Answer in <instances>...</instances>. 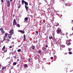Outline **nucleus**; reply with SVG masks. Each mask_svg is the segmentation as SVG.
Listing matches in <instances>:
<instances>
[{"mask_svg": "<svg viewBox=\"0 0 73 73\" xmlns=\"http://www.w3.org/2000/svg\"><path fill=\"white\" fill-rule=\"evenodd\" d=\"M61 30L60 29H58L56 30V32L57 33H58V34L61 33Z\"/></svg>", "mask_w": 73, "mask_h": 73, "instance_id": "f257e3e1", "label": "nucleus"}, {"mask_svg": "<svg viewBox=\"0 0 73 73\" xmlns=\"http://www.w3.org/2000/svg\"><path fill=\"white\" fill-rule=\"evenodd\" d=\"M66 44H67L68 46L70 45V41L69 40H67L66 42Z\"/></svg>", "mask_w": 73, "mask_h": 73, "instance_id": "f03ea898", "label": "nucleus"}, {"mask_svg": "<svg viewBox=\"0 0 73 73\" xmlns=\"http://www.w3.org/2000/svg\"><path fill=\"white\" fill-rule=\"evenodd\" d=\"M7 7H9L10 6V1H8L7 2Z\"/></svg>", "mask_w": 73, "mask_h": 73, "instance_id": "7ed1b4c3", "label": "nucleus"}, {"mask_svg": "<svg viewBox=\"0 0 73 73\" xmlns=\"http://www.w3.org/2000/svg\"><path fill=\"white\" fill-rule=\"evenodd\" d=\"M60 1L61 3L63 4V5H64V4H65V1H64L63 0H61Z\"/></svg>", "mask_w": 73, "mask_h": 73, "instance_id": "20e7f679", "label": "nucleus"}, {"mask_svg": "<svg viewBox=\"0 0 73 73\" xmlns=\"http://www.w3.org/2000/svg\"><path fill=\"white\" fill-rule=\"evenodd\" d=\"M9 33L13 34V29L11 30L10 32H9Z\"/></svg>", "mask_w": 73, "mask_h": 73, "instance_id": "39448f33", "label": "nucleus"}, {"mask_svg": "<svg viewBox=\"0 0 73 73\" xmlns=\"http://www.w3.org/2000/svg\"><path fill=\"white\" fill-rule=\"evenodd\" d=\"M25 8L26 9L27 11V12H28V7L26 5H25Z\"/></svg>", "mask_w": 73, "mask_h": 73, "instance_id": "423d86ee", "label": "nucleus"}, {"mask_svg": "<svg viewBox=\"0 0 73 73\" xmlns=\"http://www.w3.org/2000/svg\"><path fill=\"white\" fill-rule=\"evenodd\" d=\"M19 32L21 33H25V32L24 31H22V30H19Z\"/></svg>", "mask_w": 73, "mask_h": 73, "instance_id": "0eeeda50", "label": "nucleus"}, {"mask_svg": "<svg viewBox=\"0 0 73 73\" xmlns=\"http://www.w3.org/2000/svg\"><path fill=\"white\" fill-rule=\"evenodd\" d=\"M1 31L2 32V34H4V33H5V31H4V30H3V28H2Z\"/></svg>", "mask_w": 73, "mask_h": 73, "instance_id": "6e6552de", "label": "nucleus"}, {"mask_svg": "<svg viewBox=\"0 0 73 73\" xmlns=\"http://www.w3.org/2000/svg\"><path fill=\"white\" fill-rule=\"evenodd\" d=\"M23 37H24V41H25V40H26V37L25 36V35L24 34L23 35Z\"/></svg>", "mask_w": 73, "mask_h": 73, "instance_id": "1a4fd4ad", "label": "nucleus"}, {"mask_svg": "<svg viewBox=\"0 0 73 73\" xmlns=\"http://www.w3.org/2000/svg\"><path fill=\"white\" fill-rule=\"evenodd\" d=\"M31 48L32 49H33V50H35V46H31Z\"/></svg>", "mask_w": 73, "mask_h": 73, "instance_id": "9d476101", "label": "nucleus"}, {"mask_svg": "<svg viewBox=\"0 0 73 73\" xmlns=\"http://www.w3.org/2000/svg\"><path fill=\"white\" fill-rule=\"evenodd\" d=\"M17 27H18L19 28H20V24L19 23H17V24L16 25Z\"/></svg>", "mask_w": 73, "mask_h": 73, "instance_id": "9b49d317", "label": "nucleus"}, {"mask_svg": "<svg viewBox=\"0 0 73 73\" xmlns=\"http://www.w3.org/2000/svg\"><path fill=\"white\" fill-rule=\"evenodd\" d=\"M25 1L24 0H23L21 1V3L22 4V5H24V3H25Z\"/></svg>", "mask_w": 73, "mask_h": 73, "instance_id": "f8f14e48", "label": "nucleus"}, {"mask_svg": "<svg viewBox=\"0 0 73 73\" xmlns=\"http://www.w3.org/2000/svg\"><path fill=\"white\" fill-rule=\"evenodd\" d=\"M25 4L26 6H28V3L27 2H26V1H25Z\"/></svg>", "mask_w": 73, "mask_h": 73, "instance_id": "ddd939ff", "label": "nucleus"}, {"mask_svg": "<svg viewBox=\"0 0 73 73\" xmlns=\"http://www.w3.org/2000/svg\"><path fill=\"white\" fill-rule=\"evenodd\" d=\"M19 6H18V8H19V9L20 8V7H21V4H20V3H19Z\"/></svg>", "mask_w": 73, "mask_h": 73, "instance_id": "4468645a", "label": "nucleus"}, {"mask_svg": "<svg viewBox=\"0 0 73 73\" xmlns=\"http://www.w3.org/2000/svg\"><path fill=\"white\" fill-rule=\"evenodd\" d=\"M8 35H9V34H8L7 33H6L5 34V36H4V37H7V36H8Z\"/></svg>", "mask_w": 73, "mask_h": 73, "instance_id": "2eb2a0df", "label": "nucleus"}, {"mask_svg": "<svg viewBox=\"0 0 73 73\" xmlns=\"http://www.w3.org/2000/svg\"><path fill=\"white\" fill-rule=\"evenodd\" d=\"M24 67L25 68H28V65L27 64H25L24 65Z\"/></svg>", "mask_w": 73, "mask_h": 73, "instance_id": "dca6fc26", "label": "nucleus"}, {"mask_svg": "<svg viewBox=\"0 0 73 73\" xmlns=\"http://www.w3.org/2000/svg\"><path fill=\"white\" fill-rule=\"evenodd\" d=\"M37 47L38 46L39 48H40V43H38L36 45Z\"/></svg>", "mask_w": 73, "mask_h": 73, "instance_id": "f3484780", "label": "nucleus"}, {"mask_svg": "<svg viewBox=\"0 0 73 73\" xmlns=\"http://www.w3.org/2000/svg\"><path fill=\"white\" fill-rule=\"evenodd\" d=\"M5 46H4L2 49V50H5Z\"/></svg>", "mask_w": 73, "mask_h": 73, "instance_id": "a211bd4d", "label": "nucleus"}, {"mask_svg": "<svg viewBox=\"0 0 73 73\" xmlns=\"http://www.w3.org/2000/svg\"><path fill=\"white\" fill-rule=\"evenodd\" d=\"M17 22H13V25H16L17 24Z\"/></svg>", "mask_w": 73, "mask_h": 73, "instance_id": "6ab92c4d", "label": "nucleus"}, {"mask_svg": "<svg viewBox=\"0 0 73 73\" xmlns=\"http://www.w3.org/2000/svg\"><path fill=\"white\" fill-rule=\"evenodd\" d=\"M28 19V17L25 18V21H27V20Z\"/></svg>", "mask_w": 73, "mask_h": 73, "instance_id": "aec40b11", "label": "nucleus"}, {"mask_svg": "<svg viewBox=\"0 0 73 73\" xmlns=\"http://www.w3.org/2000/svg\"><path fill=\"white\" fill-rule=\"evenodd\" d=\"M16 64H17V62H14L13 63V65H16Z\"/></svg>", "mask_w": 73, "mask_h": 73, "instance_id": "412c9836", "label": "nucleus"}, {"mask_svg": "<svg viewBox=\"0 0 73 73\" xmlns=\"http://www.w3.org/2000/svg\"><path fill=\"white\" fill-rule=\"evenodd\" d=\"M21 50L20 49H19L17 50V51L18 52H21Z\"/></svg>", "mask_w": 73, "mask_h": 73, "instance_id": "4be33fe9", "label": "nucleus"}, {"mask_svg": "<svg viewBox=\"0 0 73 73\" xmlns=\"http://www.w3.org/2000/svg\"><path fill=\"white\" fill-rule=\"evenodd\" d=\"M48 49H47L46 48H45V50H44V52H46V50H47L48 51Z\"/></svg>", "mask_w": 73, "mask_h": 73, "instance_id": "5701e85b", "label": "nucleus"}, {"mask_svg": "<svg viewBox=\"0 0 73 73\" xmlns=\"http://www.w3.org/2000/svg\"><path fill=\"white\" fill-rule=\"evenodd\" d=\"M16 19H14L13 20V23H15V22H16Z\"/></svg>", "mask_w": 73, "mask_h": 73, "instance_id": "b1692460", "label": "nucleus"}, {"mask_svg": "<svg viewBox=\"0 0 73 73\" xmlns=\"http://www.w3.org/2000/svg\"><path fill=\"white\" fill-rule=\"evenodd\" d=\"M5 39H6V38H5V37L4 36L3 37V41H4L5 40Z\"/></svg>", "mask_w": 73, "mask_h": 73, "instance_id": "393cba45", "label": "nucleus"}, {"mask_svg": "<svg viewBox=\"0 0 73 73\" xmlns=\"http://www.w3.org/2000/svg\"><path fill=\"white\" fill-rule=\"evenodd\" d=\"M8 63L9 64H11V60H10L8 62Z\"/></svg>", "mask_w": 73, "mask_h": 73, "instance_id": "a878e982", "label": "nucleus"}, {"mask_svg": "<svg viewBox=\"0 0 73 73\" xmlns=\"http://www.w3.org/2000/svg\"><path fill=\"white\" fill-rule=\"evenodd\" d=\"M61 46L62 48H65V46L64 45H62Z\"/></svg>", "mask_w": 73, "mask_h": 73, "instance_id": "bb28decb", "label": "nucleus"}, {"mask_svg": "<svg viewBox=\"0 0 73 73\" xmlns=\"http://www.w3.org/2000/svg\"><path fill=\"white\" fill-rule=\"evenodd\" d=\"M60 50H62V48H63L61 46H60Z\"/></svg>", "mask_w": 73, "mask_h": 73, "instance_id": "cd10ccee", "label": "nucleus"}, {"mask_svg": "<svg viewBox=\"0 0 73 73\" xmlns=\"http://www.w3.org/2000/svg\"><path fill=\"white\" fill-rule=\"evenodd\" d=\"M8 37V38H11V37H12V36H9Z\"/></svg>", "mask_w": 73, "mask_h": 73, "instance_id": "c85d7f7f", "label": "nucleus"}, {"mask_svg": "<svg viewBox=\"0 0 73 73\" xmlns=\"http://www.w3.org/2000/svg\"><path fill=\"white\" fill-rule=\"evenodd\" d=\"M17 57V56L16 55L13 56L14 58H16Z\"/></svg>", "mask_w": 73, "mask_h": 73, "instance_id": "c756f323", "label": "nucleus"}, {"mask_svg": "<svg viewBox=\"0 0 73 73\" xmlns=\"http://www.w3.org/2000/svg\"><path fill=\"white\" fill-rule=\"evenodd\" d=\"M49 39H52V36H49Z\"/></svg>", "mask_w": 73, "mask_h": 73, "instance_id": "7c9ffc66", "label": "nucleus"}, {"mask_svg": "<svg viewBox=\"0 0 73 73\" xmlns=\"http://www.w3.org/2000/svg\"><path fill=\"white\" fill-rule=\"evenodd\" d=\"M7 41H8L7 42H9V39H7Z\"/></svg>", "mask_w": 73, "mask_h": 73, "instance_id": "2f4dec72", "label": "nucleus"}, {"mask_svg": "<svg viewBox=\"0 0 73 73\" xmlns=\"http://www.w3.org/2000/svg\"><path fill=\"white\" fill-rule=\"evenodd\" d=\"M64 70H65V71H66V73H67V69H66V68H65L64 69Z\"/></svg>", "mask_w": 73, "mask_h": 73, "instance_id": "473e14b6", "label": "nucleus"}, {"mask_svg": "<svg viewBox=\"0 0 73 73\" xmlns=\"http://www.w3.org/2000/svg\"><path fill=\"white\" fill-rule=\"evenodd\" d=\"M5 68H6V67H3L2 69V70H3V69H5Z\"/></svg>", "mask_w": 73, "mask_h": 73, "instance_id": "72a5a7b5", "label": "nucleus"}, {"mask_svg": "<svg viewBox=\"0 0 73 73\" xmlns=\"http://www.w3.org/2000/svg\"><path fill=\"white\" fill-rule=\"evenodd\" d=\"M60 35H64V34H62V33L61 32H60Z\"/></svg>", "mask_w": 73, "mask_h": 73, "instance_id": "f704fd0d", "label": "nucleus"}, {"mask_svg": "<svg viewBox=\"0 0 73 73\" xmlns=\"http://www.w3.org/2000/svg\"><path fill=\"white\" fill-rule=\"evenodd\" d=\"M68 50L69 51H71V49H70V48H68Z\"/></svg>", "mask_w": 73, "mask_h": 73, "instance_id": "c9c22d12", "label": "nucleus"}, {"mask_svg": "<svg viewBox=\"0 0 73 73\" xmlns=\"http://www.w3.org/2000/svg\"><path fill=\"white\" fill-rule=\"evenodd\" d=\"M7 50L6 49V50H4V52L5 53V52H7Z\"/></svg>", "mask_w": 73, "mask_h": 73, "instance_id": "e433bc0d", "label": "nucleus"}, {"mask_svg": "<svg viewBox=\"0 0 73 73\" xmlns=\"http://www.w3.org/2000/svg\"><path fill=\"white\" fill-rule=\"evenodd\" d=\"M69 54H72V52H69Z\"/></svg>", "mask_w": 73, "mask_h": 73, "instance_id": "4c0bfd02", "label": "nucleus"}, {"mask_svg": "<svg viewBox=\"0 0 73 73\" xmlns=\"http://www.w3.org/2000/svg\"><path fill=\"white\" fill-rule=\"evenodd\" d=\"M38 52L39 53H41V50H40L38 51Z\"/></svg>", "mask_w": 73, "mask_h": 73, "instance_id": "58836bf2", "label": "nucleus"}, {"mask_svg": "<svg viewBox=\"0 0 73 73\" xmlns=\"http://www.w3.org/2000/svg\"><path fill=\"white\" fill-rule=\"evenodd\" d=\"M50 58L51 60H53V57H51Z\"/></svg>", "mask_w": 73, "mask_h": 73, "instance_id": "ea45409f", "label": "nucleus"}, {"mask_svg": "<svg viewBox=\"0 0 73 73\" xmlns=\"http://www.w3.org/2000/svg\"><path fill=\"white\" fill-rule=\"evenodd\" d=\"M28 60L29 62H30V59L29 58L28 59Z\"/></svg>", "mask_w": 73, "mask_h": 73, "instance_id": "a19ab883", "label": "nucleus"}, {"mask_svg": "<svg viewBox=\"0 0 73 73\" xmlns=\"http://www.w3.org/2000/svg\"><path fill=\"white\" fill-rule=\"evenodd\" d=\"M59 25V24H57V25H56V27H58V26Z\"/></svg>", "mask_w": 73, "mask_h": 73, "instance_id": "79ce46f5", "label": "nucleus"}, {"mask_svg": "<svg viewBox=\"0 0 73 73\" xmlns=\"http://www.w3.org/2000/svg\"><path fill=\"white\" fill-rule=\"evenodd\" d=\"M56 13L57 15H58V16H59V14H57V12H56Z\"/></svg>", "mask_w": 73, "mask_h": 73, "instance_id": "37998d69", "label": "nucleus"}, {"mask_svg": "<svg viewBox=\"0 0 73 73\" xmlns=\"http://www.w3.org/2000/svg\"><path fill=\"white\" fill-rule=\"evenodd\" d=\"M36 34H37V35H38V31H36Z\"/></svg>", "mask_w": 73, "mask_h": 73, "instance_id": "c03bdc74", "label": "nucleus"}, {"mask_svg": "<svg viewBox=\"0 0 73 73\" xmlns=\"http://www.w3.org/2000/svg\"><path fill=\"white\" fill-rule=\"evenodd\" d=\"M13 35V34H12V33H10L9 34V35L12 36V35Z\"/></svg>", "mask_w": 73, "mask_h": 73, "instance_id": "a18cd8bd", "label": "nucleus"}, {"mask_svg": "<svg viewBox=\"0 0 73 73\" xmlns=\"http://www.w3.org/2000/svg\"><path fill=\"white\" fill-rule=\"evenodd\" d=\"M1 2H2V3H4V1H3V0H2L1 1Z\"/></svg>", "mask_w": 73, "mask_h": 73, "instance_id": "49530a36", "label": "nucleus"}, {"mask_svg": "<svg viewBox=\"0 0 73 73\" xmlns=\"http://www.w3.org/2000/svg\"><path fill=\"white\" fill-rule=\"evenodd\" d=\"M12 48V46H10L9 47V48Z\"/></svg>", "mask_w": 73, "mask_h": 73, "instance_id": "de8ad7c7", "label": "nucleus"}, {"mask_svg": "<svg viewBox=\"0 0 73 73\" xmlns=\"http://www.w3.org/2000/svg\"><path fill=\"white\" fill-rule=\"evenodd\" d=\"M46 48H48V45H46Z\"/></svg>", "mask_w": 73, "mask_h": 73, "instance_id": "09e8293b", "label": "nucleus"}, {"mask_svg": "<svg viewBox=\"0 0 73 73\" xmlns=\"http://www.w3.org/2000/svg\"><path fill=\"white\" fill-rule=\"evenodd\" d=\"M10 2H12V1H13V0H9Z\"/></svg>", "mask_w": 73, "mask_h": 73, "instance_id": "8fccbe9b", "label": "nucleus"}, {"mask_svg": "<svg viewBox=\"0 0 73 73\" xmlns=\"http://www.w3.org/2000/svg\"><path fill=\"white\" fill-rule=\"evenodd\" d=\"M18 3H21V1H18Z\"/></svg>", "mask_w": 73, "mask_h": 73, "instance_id": "3c124183", "label": "nucleus"}, {"mask_svg": "<svg viewBox=\"0 0 73 73\" xmlns=\"http://www.w3.org/2000/svg\"><path fill=\"white\" fill-rule=\"evenodd\" d=\"M19 60H20L19 59H18L17 60V62H18Z\"/></svg>", "mask_w": 73, "mask_h": 73, "instance_id": "603ef678", "label": "nucleus"}, {"mask_svg": "<svg viewBox=\"0 0 73 73\" xmlns=\"http://www.w3.org/2000/svg\"><path fill=\"white\" fill-rule=\"evenodd\" d=\"M68 33H66V36H68Z\"/></svg>", "mask_w": 73, "mask_h": 73, "instance_id": "864d4df0", "label": "nucleus"}, {"mask_svg": "<svg viewBox=\"0 0 73 73\" xmlns=\"http://www.w3.org/2000/svg\"><path fill=\"white\" fill-rule=\"evenodd\" d=\"M15 14H13V17H15Z\"/></svg>", "mask_w": 73, "mask_h": 73, "instance_id": "5fc2aeb1", "label": "nucleus"}, {"mask_svg": "<svg viewBox=\"0 0 73 73\" xmlns=\"http://www.w3.org/2000/svg\"><path fill=\"white\" fill-rule=\"evenodd\" d=\"M2 28H2V27L1 28V29L0 28V30H1H1H2Z\"/></svg>", "mask_w": 73, "mask_h": 73, "instance_id": "6e6d98bb", "label": "nucleus"}, {"mask_svg": "<svg viewBox=\"0 0 73 73\" xmlns=\"http://www.w3.org/2000/svg\"><path fill=\"white\" fill-rule=\"evenodd\" d=\"M45 48H44L43 49V50H45Z\"/></svg>", "mask_w": 73, "mask_h": 73, "instance_id": "4d7b16f0", "label": "nucleus"}, {"mask_svg": "<svg viewBox=\"0 0 73 73\" xmlns=\"http://www.w3.org/2000/svg\"><path fill=\"white\" fill-rule=\"evenodd\" d=\"M13 67H12L11 68V69H13Z\"/></svg>", "mask_w": 73, "mask_h": 73, "instance_id": "13d9d810", "label": "nucleus"}, {"mask_svg": "<svg viewBox=\"0 0 73 73\" xmlns=\"http://www.w3.org/2000/svg\"><path fill=\"white\" fill-rule=\"evenodd\" d=\"M45 1H46V3H47V1L46 0Z\"/></svg>", "mask_w": 73, "mask_h": 73, "instance_id": "bf43d9fd", "label": "nucleus"}, {"mask_svg": "<svg viewBox=\"0 0 73 73\" xmlns=\"http://www.w3.org/2000/svg\"><path fill=\"white\" fill-rule=\"evenodd\" d=\"M1 64L0 65V68H1Z\"/></svg>", "mask_w": 73, "mask_h": 73, "instance_id": "052dcab7", "label": "nucleus"}, {"mask_svg": "<svg viewBox=\"0 0 73 73\" xmlns=\"http://www.w3.org/2000/svg\"><path fill=\"white\" fill-rule=\"evenodd\" d=\"M70 49H71H71H72V48H70Z\"/></svg>", "mask_w": 73, "mask_h": 73, "instance_id": "680f3d73", "label": "nucleus"}, {"mask_svg": "<svg viewBox=\"0 0 73 73\" xmlns=\"http://www.w3.org/2000/svg\"><path fill=\"white\" fill-rule=\"evenodd\" d=\"M9 1V0H7V1Z\"/></svg>", "mask_w": 73, "mask_h": 73, "instance_id": "e2e57ef3", "label": "nucleus"}, {"mask_svg": "<svg viewBox=\"0 0 73 73\" xmlns=\"http://www.w3.org/2000/svg\"><path fill=\"white\" fill-rule=\"evenodd\" d=\"M72 22H73V20H72Z\"/></svg>", "mask_w": 73, "mask_h": 73, "instance_id": "0e129e2a", "label": "nucleus"}, {"mask_svg": "<svg viewBox=\"0 0 73 73\" xmlns=\"http://www.w3.org/2000/svg\"><path fill=\"white\" fill-rule=\"evenodd\" d=\"M72 35H73V33H72Z\"/></svg>", "mask_w": 73, "mask_h": 73, "instance_id": "69168bd1", "label": "nucleus"}, {"mask_svg": "<svg viewBox=\"0 0 73 73\" xmlns=\"http://www.w3.org/2000/svg\"><path fill=\"white\" fill-rule=\"evenodd\" d=\"M72 35L71 34H70V35Z\"/></svg>", "mask_w": 73, "mask_h": 73, "instance_id": "338daca9", "label": "nucleus"}, {"mask_svg": "<svg viewBox=\"0 0 73 73\" xmlns=\"http://www.w3.org/2000/svg\"><path fill=\"white\" fill-rule=\"evenodd\" d=\"M3 20H4V18L3 19Z\"/></svg>", "mask_w": 73, "mask_h": 73, "instance_id": "774afa93", "label": "nucleus"}]
</instances>
